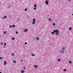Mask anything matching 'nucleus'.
<instances>
[{
  "label": "nucleus",
  "instance_id": "nucleus-1",
  "mask_svg": "<svg viewBox=\"0 0 73 73\" xmlns=\"http://www.w3.org/2000/svg\"><path fill=\"white\" fill-rule=\"evenodd\" d=\"M56 35H58V36H59V32H58V30H56Z\"/></svg>",
  "mask_w": 73,
  "mask_h": 73
},
{
  "label": "nucleus",
  "instance_id": "nucleus-2",
  "mask_svg": "<svg viewBox=\"0 0 73 73\" xmlns=\"http://www.w3.org/2000/svg\"><path fill=\"white\" fill-rule=\"evenodd\" d=\"M33 24H35V21H36V20L35 19H33Z\"/></svg>",
  "mask_w": 73,
  "mask_h": 73
},
{
  "label": "nucleus",
  "instance_id": "nucleus-3",
  "mask_svg": "<svg viewBox=\"0 0 73 73\" xmlns=\"http://www.w3.org/2000/svg\"><path fill=\"white\" fill-rule=\"evenodd\" d=\"M45 3H46V5H48L49 2H48V1H45Z\"/></svg>",
  "mask_w": 73,
  "mask_h": 73
},
{
  "label": "nucleus",
  "instance_id": "nucleus-4",
  "mask_svg": "<svg viewBox=\"0 0 73 73\" xmlns=\"http://www.w3.org/2000/svg\"><path fill=\"white\" fill-rule=\"evenodd\" d=\"M34 67L35 68H37L38 67V66L37 65H34Z\"/></svg>",
  "mask_w": 73,
  "mask_h": 73
},
{
  "label": "nucleus",
  "instance_id": "nucleus-5",
  "mask_svg": "<svg viewBox=\"0 0 73 73\" xmlns=\"http://www.w3.org/2000/svg\"><path fill=\"white\" fill-rule=\"evenodd\" d=\"M6 64H7V62L5 61H4V65H6Z\"/></svg>",
  "mask_w": 73,
  "mask_h": 73
},
{
  "label": "nucleus",
  "instance_id": "nucleus-6",
  "mask_svg": "<svg viewBox=\"0 0 73 73\" xmlns=\"http://www.w3.org/2000/svg\"><path fill=\"white\" fill-rule=\"evenodd\" d=\"M25 32H27V31H28V29H25L24 31Z\"/></svg>",
  "mask_w": 73,
  "mask_h": 73
},
{
  "label": "nucleus",
  "instance_id": "nucleus-7",
  "mask_svg": "<svg viewBox=\"0 0 73 73\" xmlns=\"http://www.w3.org/2000/svg\"><path fill=\"white\" fill-rule=\"evenodd\" d=\"M31 56H35V54H31Z\"/></svg>",
  "mask_w": 73,
  "mask_h": 73
},
{
  "label": "nucleus",
  "instance_id": "nucleus-8",
  "mask_svg": "<svg viewBox=\"0 0 73 73\" xmlns=\"http://www.w3.org/2000/svg\"><path fill=\"white\" fill-rule=\"evenodd\" d=\"M34 7H37V5L35 4L34 5Z\"/></svg>",
  "mask_w": 73,
  "mask_h": 73
},
{
  "label": "nucleus",
  "instance_id": "nucleus-9",
  "mask_svg": "<svg viewBox=\"0 0 73 73\" xmlns=\"http://www.w3.org/2000/svg\"><path fill=\"white\" fill-rule=\"evenodd\" d=\"M64 72H66V69H64L63 70Z\"/></svg>",
  "mask_w": 73,
  "mask_h": 73
},
{
  "label": "nucleus",
  "instance_id": "nucleus-10",
  "mask_svg": "<svg viewBox=\"0 0 73 73\" xmlns=\"http://www.w3.org/2000/svg\"><path fill=\"white\" fill-rule=\"evenodd\" d=\"M48 20L49 21H51V20H52V19H50V18H49L48 19Z\"/></svg>",
  "mask_w": 73,
  "mask_h": 73
},
{
  "label": "nucleus",
  "instance_id": "nucleus-11",
  "mask_svg": "<svg viewBox=\"0 0 73 73\" xmlns=\"http://www.w3.org/2000/svg\"><path fill=\"white\" fill-rule=\"evenodd\" d=\"M56 31H57V30H54V32H55V33L56 32Z\"/></svg>",
  "mask_w": 73,
  "mask_h": 73
},
{
  "label": "nucleus",
  "instance_id": "nucleus-12",
  "mask_svg": "<svg viewBox=\"0 0 73 73\" xmlns=\"http://www.w3.org/2000/svg\"><path fill=\"white\" fill-rule=\"evenodd\" d=\"M56 25V24H55V23H54L53 24V26H54V25Z\"/></svg>",
  "mask_w": 73,
  "mask_h": 73
},
{
  "label": "nucleus",
  "instance_id": "nucleus-13",
  "mask_svg": "<svg viewBox=\"0 0 73 73\" xmlns=\"http://www.w3.org/2000/svg\"><path fill=\"white\" fill-rule=\"evenodd\" d=\"M37 39V40H39V38L37 37L36 38Z\"/></svg>",
  "mask_w": 73,
  "mask_h": 73
},
{
  "label": "nucleus",
  "instance_id": "nucleus-14",
  "mask_svg": "<svg viewBox=\"0 0 73 73\" xmlns=\"http://www.w3.org/2000/svg\"><path fill=\"white\" fill-rule=\"evenodd\" d=\"M13 62H14V63H16V61H14H14H13Z\"/></svg>",
  "mask_w": 73,
  "mask_h": 73
},
{
  "label": "nucleus",
  "instance_id": "nucleus-15",
  "mask_svg": "<svg viewBox=\"0 0 73 73\" xmlns=\"http://www.w3.org/2000/svg\"><path fill=\"white\" fill-rule=\"evenodd\" d=\"M9 27L10 28H12V25H10L9 26Z\"/></svg>",
  "mask_w": 73,
  "mask_h": 73
},
{
  "label": "nucleus",
  "instance_id": "nucleus-16",
  "mask_svg": "<svg viewBox=\"0 0 73 73\" xmlns=\"http://www.w3.org/2000/svg\"><path fill=\"white\" fill-rule=\"evenodd\" d=\"M24 72V70L22 71L21 73H23Z\"/></svg>",
  "mask_w": 73,
  "mask_h": 73
},
{
  "label": "nucleus",
  "instance_id": "nucleus-17",
  "mask_svg": "<svg viewBox=\"0 0 73 73\" xmlns=\"http://www.w3.org/2000/svg\"><path fill=\"white\" fill-rule=\"evenodd\" d=\"M72 29V28L71 27H70V28L69 29V30H71V29Z\"/></svg>",
  "mask_w": 73,
  "mask_h": 73
},
{
  "label": "nucleus",
  "instance_id": "nucleus-18",
  "mask_svg": "<svg viewBox=\"0 0 73 73\" xmlns=\"http://www.w3.org/2000/svg\"><path fill=\"white\" fill-rule=\"evenodd\" d=\"M51 33H52V35H53V34H54V32H52Z\"/></svg>",
  "mask_w": 73,
  "mask_h": 73
},
{
  "label": "nucleus",
  "instance_id": "nucleus-19",
  "mask_svg": "<svg viewBox=\"0 0 73 73\" xmlns=\"http://www.w3.org/2000/svg\"><path fill=\"white\" fill-rule=\"evenodd\" d=\"M62 49H63V50H64V49H65V47H64Z\"/></svg>",
  "mask_w": 73,
  "mask_h": 73
},
{
  "label": "nucleus",
  "instance_id": "nucleus-20",
  "mask_svg": "<svg viewBox=\"0 0 73 73\" xmlns=\"http://www.w3.org/2000/svg\"><path fill=\"white\" fill-rule=\"evenodd\" d=\"M69 62L70 64H72V61H69Z\"/></svg>",
  "mask_w": 73,
  "mask_h": 73
},
{
  "label": "nucleus",
  "instance_id": "nucleus-21",
  "mask_svg": "<svg viewBox=\"0 0 73 73\" xmlns=\"http://www.w3.org/2000/svg\"><path fill=\"white\" fill-rule=\"evenodd\" d=\"M25 11H27V8H26L25 9Z\"/></svg>",
  "mask_w": 73,
  "mask_h": 73
},
{
  "label": "nucleus",
  "instance_id": "nucleus-22",
  "mask_svg": "<svg viewBox=\"0 0 73 73\" xmlns=\"http://www.w3.org/2000/svg\"><path fill=\"white\" fill-rule=\"evenodd\" d=\"M7 33V32L5 31L4 33V34H5V33Z\"/></svg>",
  "mask_w": 73,
  "mask_h": 73
},
{
  "label": "nucleus",
  "instance_id": "nucleus-23",
  "mask_svg": "<svg viewBox=\"0 0 73 73\" xmlns=\"http://www.w3.org/2000/svg\"><path fill=\"white\" fill-rule=\"evenodd\" d=\"M34 10H36V8L35 7L34 8Z\"/></svg>",
  "mask_w": 73,
  "mask_h": 73
},
{
  "label": "nucleus",
  "instance_id": "nucleus-24",
  "mask_svg": "<svg viewBox=\"0 0 73 73\" xmlns=\"http://www.w3.org/2000/svg\"><path fill=\"white\" fill-rule=\"evenodd\" d=\"M13 40H15V38H12Z\"/></svg>",
  "mask_w": 73,
  "mask_h": 73
},
{
  "label": "nucleus",
  "instance_id": "nucleus-25",
  "mask_svg": "<svg viewBox=\"0 0 73 73\" xmlns=\"http://www.w3.org/2000/svg\"><path fill=\"white\" fill-rule=\"evenodd\" d=\"M13 27H15V25H13Z\"/></svg>",
  "mask_w": 73,
  "mask_h": 73
},
{
  "label": "nucleus",
  "instance_id": "nucleus-26",
  "mask_svg": "<svg viewBox=\"0 0 73 73\" xmlns=\"http://www.w3.org/2000/svg\"><path fill=\"white\" fill-rule=\"evenodd\" d=\"M25 45H27V42H25Z\"/></svg>",
  "mask_w": 73,
  "mask_h": 73
},
{
  "label": "nucleus",
  "instance_id": "nucleus-27",
  "mask_svg": "<svg viewBox=\"0 0 73 73\" xmlns=\"http://www.w3.org/2000/svg\"><path fill=\"white\" fill-rule=\"evenodd\" d=\"M4 18H5V19H6V18H7V16H5L4 17Z\"/></svg>",
  "mask_w": 73,
  "mask_h": 73
},
{
  "label": "nucleus",
  "instance_id": "nucleus-28",
  "mask_svg": "<svg viewBox=\"0 0 73 73\" xmlns=\"http://www.w3.org/2000/svg\"><path fill=\"white\" fill-rule=\"evenodd\" d=\"M4 46H6V43H5L4 44Z\"/></svg>",
  "mask_w": 73,
  "mask_h": 73
},
{
  "label": "nucleus",
  "instance_id": "nucleus-29",
  "mask_svg": "<svg viewBox=\"0 0 73 73\" xmlns=\"http://www.w3.org/2000/svg\"><path fill=\"white\" fill-rule=\"evenodd\" d=\"M3 58L2 57H0V59H3Z\"/></svg>",
  "mask_w": 73,
  "mask_h": 73
},
{
  "label": "nucleus",
  "instance_id": "nucleus-30",
  "mask_svg": "<svg viewBox=\"0 0 73 73\" xmlns=\"http://www.w3.org/2000/svg\"><path fill=\"white\" fill-rule=\"evenodd\" d=\"M58 61H60V59H59L58 60Z\"/></svg>",
  "mask_w": 73,
  "mask_h": 73
},
{
  "label": "nucleus",
  "instance_id": "nucleus-31",
  "mask_svg": "<svg viewBox=\"0 0 73 73\" xmlns=\"http://www.w3.org/2000/svg\"><path fill=\"white\" fill-rule=\"evenodd\" d=\"M16 33L17 34H18V32L17 31L16 32Z\"/></svg>",
  "mask_w": 73,
  "mask_h": 73
},
{
  "label": "nucleus",
  "instance_id": "nucleus-32",
  "mask_svg": "<svg viewBox=\"0 0 73 73\" xmlns=\"http://www.w3.org/2000/svg\"><path fill=\"white\" fill-rule=\"evenodd\" d=\"M62 53H64V51H62Z\"/></svg>",
  "mask_w": 73,
  "mask_h": 73
},
{
  "label": "nucleus",
  "instance_id": "nucleus-33",
  "mask_svg": "<svg viewBox=\"0 0 73 73\" xmlns=\"http://www.w3.org/2000/svg\"><path fill=\"white\" fill-rule=\"evenodd\" d=\"M12 56H14V54H12Z\"/></svg>",
  "mask_w": 73,
  "mask_h": 73
},
{
  "label": "nucleus",
  "instance_id": "nucleus-34",
  "mask_svg": "<svg viewBox=\"0 0 73 73\" xmlns=\"http://www.w3.org/2000/svg\"><path fill=\"white\" fill-rule=\"evenodd\" d=\"M2 19H4V17H3Z\"/></svg>",
  "mask_w": 73,
  "mask_h": 73
},
{
  "label": "nucleus",
  "instance_id": "nucleus-35",
  "mask_svg": "<svg viewBox=\"0 0 73 73\" xmlns=\"http://www.w3.org/2000/svg\"><path fill=\"white\" fill-rule=\"evenodd\" d=\"M24 69H25V67H24Z\"/></svg>",
  "mask_w": 73,
  "mask_h": 73
},
{
  "label": "nucleus",
  "instance_id": "nucleus-36",
  "mask_svg": "<svg viewBox=\"0 0 73 73\" xmlns=\"http://www.w3.org/2000/svg\"><path fill=\"white\" fill-rule=\"evenodd\" d=\"M1 45H3V43H1Z\"/></svg>",
  "mask_w": 73,
  "mask_h": 73
},
{
  "label": "nucleus",
  "instance_id": "nucleus-37",
  "mask_svg": "<svg viewBox=\"0 0 73 73\" xmlns=\"http://www.w3.org/2000/svg\"><path fill=\"white\" fill-rule=\"evenodd\" d=\"M8 8H10V7H8Z\"/></svg>",
  "mask_w": 73,
  "mask_h": 73
},
{
  "label": "nucleus",
  "instance_id": "nucleus-38",
  "mask_svg": "<svg viewBox=\"0 0 73 73\" xmlns=\"http://www.w3.org/2000/svg\"><path fill=\"white\" fill-rule=\"evenodd\" d=\"M72 16H73V13L72 14Z\"/></svg>",
  "mask_w": 73,
  "mask_h": 73
},
{
  "label": "nucleus",
  "instance_id": "nucleus-39",
  "mask_svg": "<svg viewBox=\"0 0 73 73\" xmlns=\"http://www.w3.org/2000/svg\"><path fill=\"white\" fill-rule=\"evenodd\" d=\"M69 1H70V0H69Z\"/></svg>",
  "mask_w": 73,
  "mask_h": 73
},
{
  "label": "nucleus",
  "instance_id": "nucleus-40",
  "mask_svg": "<svg viewBox=\"0 0 73 73\" xmlns=\"http://www.w3.org/2000/svg\"><path fill=\"white\" fill-rule=\"evenodd\" d=\"M0 73H1V72H0Z\"/></svg>",
  "mask_w": 73,
  "mask_h": 73
},
{
  "label": "nucleus",
  "instance_id": "nucleus-41",
  "mask_svg": "<svg viewBox=\"0 0 73 73\" xmlns=\"http://www.w3.org/2000/svg\"><path fill=\"white\" fill-rule=\"evenodd\" d=\"M18 20H19V19H18Z\"/></svg>",
  "mask_w": 73,
  "mask_h": 73
},
{
  "label": "nucleus",
  "instance_id": "nucleus-42",
  "mask_svg": "<svg viewBox=\"0 0 73 73\" xmlns=\"http://www.w3.org/2000/svg\"><path fill=\"white\" fill-rule=\"evenodd\" d=\"M47 0L49 1V0Z\"/></svg>",
  "mask_w": 73,
  "mask_h": 73
}]
</instances>
